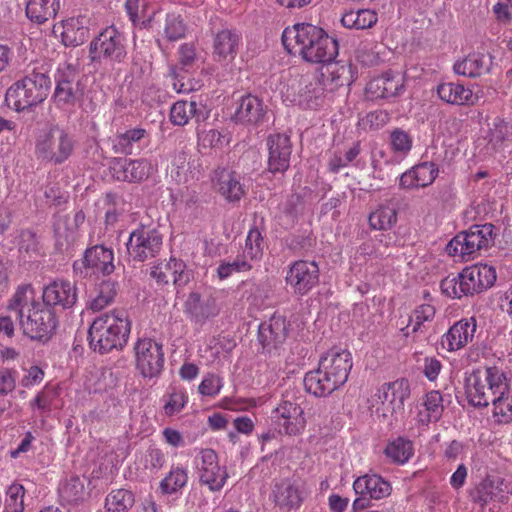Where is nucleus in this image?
<instances>
[{"mask_svg":"<svg viewBox=\"0 0 512 512\" xmlns=\"http://www.w3.org/2000/svg\"><path fill=\"white\" fill-rule=\"evenodd\" d=\"M19 323L24 335L41 342H47L57 327L55 313L44 303L32 306Z\"/></svg>","mask_w":512,"mask_h":512,"instance_id":"13","label":"nucleus"},{"mask_svg":"<svg viewBox=\"0 0 512 512\" xmlns=\"http://www.w3.org/2000/svg\"><path fill=\"white\" fill-rule=\"evenodd\" d=\"M368 221L372 229H391L397 222V211L390 206H380L369 215Z\"/></svg>","mask_w":512,"mask_h":512,"instance_id":"43","label":"nucleus"},{"mask_svg":"<svg viewBox=\"0 0 512 512\" xmlns=\"http://www.w3.org/2000/svg\"><path fill=\"white\" fill-rule=\"evenodd\" d=\"M75 148L73 136L64 128L52 125L41 133L35 144V155L42 161L59 165L64 163Z\"/></svg>","mask_w":512,"mask_h":512,"instance_id":"8","label":"nucleus"},{"mask_svg":"<svg viewBox=\"0 0 512 512\" xmlns=\"http://www.w3.org/2000/svg\"><path fill=\"white\" fill-rule=\"evenodd\" d=\"M20 250L27 253L38 254L40 251L39 242L36 234L27 229L23 230L20 234Z\"/></svg>","mask_w":512,"mask_h":512,"instance_id":"62","label":"nucleus"},{"mask_svg":"<svg viewBox=\"0 0 512 512\" xmlns=\"http://www.w3.org/2000/svg\"><path fill=\"white\" fill-rule=\"evenodd\" d=\"M390 120V115L384 110H375L360 119L359 125L364 129L376 130L383 127Z\"/></svg>","mask_w":512,"mask_h":512,"instance_id":"59","label":"nucleus"},{"mask_svg":"<svg viewBox=\"0 0 512 512\" xmlns=\"http://www.w3.org/2000/svg\"><path fill=\"white\" fill-rule=\"evenodd\" d=\"M150 276L159 286H165L172 281L175 287L180 288L190 281V271L186 264L179 259L171 258L167 263L153 266Z\"/></svg>","mask_w":512,"mask_h":512,"instance_id":"23","label":"nucleus"},{"mask_svg":"<svg viewBox=\"0 0 512 512\" xmlns=\"http://www.w3.org/2000/svg\"><path fill=\"white\" fill-rule=\"evenodd\" d=\"M136 367L144 378L158 377L164 367L162 344L149 339H139L135 346Z\"/></svg>","mask_w":512,"mask_h":512,"instance_id":"15","label":"nucleus"},{"mask_svg":"<svg viewBox=\"0 0 512 512\" xmlns=\"http://www.w3.org/2000/svg\"><path fill=\"white\" fill-rule=\"evenodd\" d=\"M134 504L133 494L125 489L112 491L105 501V507L108 512H126Z\"/></svg>","mask_w":512,"mask_h":512,"instance_id":"45","label":"nucleus"},{"mask_svg":"<svg viewBox=\"0 0 512 512\" xmlns=\"http://www.w3.org/2000/svg\"><path fill=\"white\" fill-rule=\"evenodd\" d=\"M504 479L498 476H487L475 488L472 493L474 503L485 507L492 501L501 498L504 493Z\"/></svg>","mask_w":512,"mask_h":512,"instance_id":"34","label":"nucleus"},{"mask_svg":"<svg viewBox=\"0 0 512 512\" xmlns=\"http://www.w3.org/2000/svg\"><path fill=\"white\" fill-rule=\"evenodd\" d=\"M488 138L489 144L495 150L501 148L504 142L512 139V125L503 119L496 118L489 130Z\"/></svg>","mask_w":512,"mask_h":512,"instance_id":"47","label":"nucleus"},{"mask_svg":"<svg viewBox=\"0 0 512 512\" xmlns=\"http://www.w3.org/2000/svg\"><path fill=\"white\" fill-rule=\"evenodd\" d=\"M282 42L289 53L298 54L310 63H331L338 55L337 40L310 23L287 27L282 33Z\"/></svg>","mask_w":512,"mask_h":512,"instance_id":"1","label":"nucleus"},{"mask_svg":"<svg viewBox=\"0 0 512 512\" xmlns=\"http://www.w3.org/2000/svg\"><path fill=\"white\" fill-rule=\"evenodd\" d=\"M475 318L461 319L454 323L441 338V346L447 351H456L472 341L476 332Z\"/></svg>","mask_w":512,"mask_h":512,"instance_id":"26","label":"nucleus"},{"mask_svg":"<svg viewBox=\"0 0 512 512\" xmlns=\"http://www.w3.org/2000/svg\"><path fill=\"white\" fill-rule=\"evenodd\" d=\"M243 255L250 261L261 259L263 255V236L257 227L251 228L248 232Z\"/></svg>","mask_w":512,"mask_h":512,"instance_id":"49","label":"nucleus"},{"mask_svg":"<svg viewBox=\"0 0 512 512\" xmlns=\"http://www.w3.org/2000/svg\"><path fill=\"white\" fill-rule=\"evenodd\" d=\"M59 8L60 0H28L26 15L31 21L41 24L54 18Z\"/></svg>","mask_w":512,"mask_h":512,"instance_id":"37","label":"nucleus"},{"mask_svg":"<svg viewBox=\"0 0 512 512\" xmlns=\"http://www.w3.org/2000/svg\"><path fill=\"white\" fill-rule=\"evenodd\" d=\"M492 65V58L479 52L470 53L463 60L454 64V71L458 75L471 78L481 76L483 73L489 72Z\"/></svg>","mask_w":512,"mask_h":512,"instance_id":"32","label":"nucleus"},{"mask_svg":"<svg viewBox=\"0 0 512 512\" xmlns=\"http://www.w3.org/2000/svg\"><path fill=\"white\" fill-rule=\"evenodd\" d=\"M116 283L110 280L100 283L96 296L90 301L89 308L93 311H100L109 305L117 294Z\"/></svg>","mask_w":512,"mask_h":512,"instance_id":"46","label":"nucleus"},{"mask_svg":"<svg viewBox=\"0 0 512 512\" xmlns=\"http://www.w3.org/2000/svg\"><path fill=\"white\" fill-rule=\"evenodd\" d=\"M105 203L108 205V209L105 213V225L114 226L123 213L122 209H119V205L123 203L122 199L115 193H106Z\"/></svg>","mask_w":512,"mask_h":512,"instance_id":"58","label":"nucleus"},{"mask_svg":"<svg viewBox=\"0 0 512 512\" xmlns=\"http://www.w3.org/2000/svg\"><path fill=\"white\" fill-rule=\"evenodd\" d=\"M186 26L180 15L175 13L167 14L165 20L164 34L169 41H176L185 36Z\"/></svg>","mask_w":512,"mask_h":512,"instance_id":"54","label":"nucleus"},{"mask_svg":"<svg viewBox=\"0 0 512 512\" xmlns=\"http://www.w3.org/2000/svg\"><path fill=\"white\" fill-rule=\"evenodd\" d=\"M40 302L35 300L34 289L30 284L19 286L12 298L10 299L7 309L15 312L17 318L22 319L32 306L39 305Z\"/></svg>","mask_w":512,"mask_h":512,"instance_id":"36","label":"nucleus"},{"mask_svg":"<svg viewBox=\"0 0 512 512\" xmlns=\"http://www.w3.org/2000/svg\"><path fill=\"white\" fill-rule=\"evenodd\" d=\"M252 269L250 260L243 254L237 256L233 261H221L216 269L220 280L230 277L235 272H246Z\"/></svg>","mask_w":512,"mask_h":512,"instance_id":"50","label":"nucleus"},{"mask_svg":"<svg viewBox=\"0 0 512 512\" xmlns=\"http://www.w3.org/2000/svg\"><path fill=\"white\" fill-rule=\"evenodd\" d=\"M114 254L103 245H95L86 249L81 261L73 264L75 273L87 277L90 274L110 275L114 272Z\"/></svg>","mask_w":512,"mask_h":512,"instance_id":"17","label":"nucleus"},{"mask_svg":"<svg viewBox=\"0 0 512 512\" xmlns=\"http://www.w3.org/2000/svg\"><path fill=\"white\" fill-rule=\"evenodd\" d=\"M271 418L279 433L290 436L300 434L306 426L303 409L298 402L290 399L288 394L273 409Z\"/></svg>","mask_w":512,"mask_h":512,"instance_id":"16","label":"nucleus"},{"mask_svg":"<svg viewBox=\"0 0 512 512\" xmlns=\"http://www.w3.org/2000/svg\"><path fill=\"white\" fill-rule=\"evenodd\" d=\"M43 303L49 308H72L78 299L77 288L74 283L66 280H56L44 287Z\"/></svg>","mask_w":512,"mask_h":512,"instance_id":"22","label":"nucleus"},{"mask_svg":"<svg viewBox=\"0 0 512 512\" xmlns=\"http://www.w3.org/2000/svg\"><path fill=\"white\" fill-rule=\"evenodd\" d=\"M493 406V418L498 424L512 423V395L509 392H500L491 403Z\"/></svg>","mask_w":512,"mask_h":512,"instance_id":"44","label":"nucleus"},{"mask_svg":"<svg viewBox=\"0 0 512 512\" xmlns=\"http://www.w3.org/2000/svg\"><path fill=\"white\" fill-rule=\"evenodd\" d=\"M53 231L59 250L67 249L76 241L77 229L71 224L69 215L57 214L54 217Z\"/></svg>","mask_w":512,"mask_h":512,"instance_id":"38","label":"nucleus"},{"mask_svg":"<svg viewBox=\"0 0 512 512\" xmlns=\"http://www.w3.org/2000/svg\"><path fill=\"white\" fill-rule=\"evenodd\" d=\"M188 480L187 472L183 468H173L161 481L160 488L166 494H172L183 488Z\"/></svg>","mask_w":512,"mask_h":512,"instance_id":"51","label":"nucleus"},{"mask_svg":"<svg viewBox=\"0 0 512 512\" xmlns=\"http://www.w3.org/2000/svg\"><path fill=\"white\" fill-rule=\"evenodd\" d=\"M285 280L296 295L304 296L319 283V266L315 261H295L290 265Z\"/></svg>","mask_w":512,"mask_h":512,"instance_id":"19","label":"nucleus"},{"mask_svg":"<svg viewBox=\"0 0 512 512\" xmlns=\"http://www.w3.org/2000/svg\"><path fill=\"white\" fill-rule=\"evenodd\" d=\"M50 89V77L45 72L33 70L7 89L5 101L16 112L29 110L44 102Z\"/></svg>","mask_w":512,"mask_h":512,"instance_id":"6","label":"nucleus"},{"mask_svg":"<svg viewBox=\"0 0 512 512\" xmlns=\"http://www.w3.org/2000/svg\"><path fill=\"white\" fill-rule=\"evenodd\" d=\"M437 94L441 100L453 105H474L478 100L471 89L460 83H442L437 87Z\"/></svg>","mask_w":512,"mask_h":512,"instance_id":"33","label":"nucleus"},{"mask_svg":"<svg viewBox=\"0 0 512 512\" xmlns=\"http://www.w3.org/2000/svg\"><path fill=\"white\" fill-rule=\"evenodd\" d=\"M112 168L119 181L140 182L147 179L152 173V165L146 159H118Z\"/></svg>","mask_w":512,"mask_h":512,"instance_id":"28","label":"nucleus"},{"mask_svg":"<svg viewBox=\"0 0 512 512\" xmlns=\"http://www.w3.org/2000/svg\"><path fill=\"white\" fill-rule=\"evenodd\" d=\"M308 496L301 479L286 478L274 483L270 499L281 512L297 511Z\"/></svg>","mask_w":512,"mask_h":512,"instance_id":"14","label":"nucleus"},{"mask_svg":"<svg viewBox=\"0 0 512 512\" xmlns=\"http://www.w3.org/2000/svg\"><path fill=\"white\" fill-rule=\"evenodd\" d=\"M289 327L290 323L286 317L277 313H274L268 321L261 323L258 338L263 348L269 350L282 344L288 336Z\"/></svg>","mask_w":512,"mask_h":512,"instance_id":"24","label":"nucleus"},{"mask_svg":"<svg viewBox=\"0 0 512 512\" xmlns=\"http://www.w3.org/2000/svg\"><path fill=\"white\" fill-rule=\"evenodd\" d=\"M353 366L351 353L347 350L331 349L320 358L318 368L305 374V390L325 397L344 385Z\"/></svg>","mask_w":512,"mask_h":512,"instance_id":"2","label":"nucleus"},{"mask_svg":"<svg viewBox=\"0 0 512 512\" xmlns=\"http://www.w3.org/2000/svg\"><path fill=\"white\" fill-rule=\"evenodd\" d=\"M410 393L409 381L404 378L384 383L376 394V415L392 425L394 421L403 417L404 402L410 397Z\"/></svg>","mask_w":512,"mask_h":512,"instance_id":"10","label":"nucleus"},{"mask_svg":"<svg viewBox=\"0 0 512 512\" xmlns=\"http://www.w3.org/2000/svg\"><path fill=\"white\" fill-rule=\"evenodd\" d=\"M241 177L235 171L218 167L211 176L214 189L229 203H238L246 194Z\"/></svg>","mask_w":512,"mask_h":512,"instance_id":"21","label":"nucleus"},{"mask_svg":"<svg viewBox=\"0 0 512 512\" xmlns=\"http://www.w3.org/2000/svg\"><path fill=\"white\" fill-rule=\"evenodd\" d=\"M187 395L185 391L177 388H172L168 395V400L165 403L163 410L166 416H173L179 413L187 403Z\"/></svg>","mask_w":512,"mask_h":512,"instance_id":"56","label":"nucleus"},{"mask_svg":"<svg viewBox=\"0 0 512 512\" xmlns=\"http://www.w3.org/2000/svg\"><path fill=\"white\" fill-rule=\"evenodd\" d=\"M169 76L173 80L174 90L178 93H189L194 90V85L190 81H184L185 77L182 75V72L178 71L177 66H170Z\"/></svg>","mask_w":512,"mask_h":512,"instance_id":"61","label":"nucleus"},{"mask_svg":"<svg viewBox=\"0 0 512 512\" xmlns=\"http://www.w3.org/2000/svg\"><path fill=\"white\" fill-rule=\"evenodd\" d=\"M353 489L358 495H367L369 498L379 500L391 493V485L377 474H366L358 477L353 483Z\"/></svg>","mask_w":512,"mask_h":512,"instance_id":"31","label":"nucleus"},{"mask_svg":"<svg viewBox=\"0 0 512 512\" xmlns=\"http://www.w3.org/2000/svg\"><path fill=\"white\" fill-rule=\"evenodd\" d=\"M415 178L421 187L432 184L437 177L438 168L433 162H423L413 167Z\"/></svg>","mask_w":512,"mask_h":512,"instance_id":"55","label":"nucleus"},{"mask_svg":"<svg viewBox=\"0 0 512 512\" xmlns=\"http://www.w3.org/2000/svg\"><path fill=\"white\" fill-rule=\"evenodd\" d=\"M497 279L496 270L488 264H474L464 268L457 276H447L440 283L444 295L461 299L480 294L491 288Z\"/></svg>","mask_w":512,"mask_h":512,"instance_id":"5","label":"nucleus"},{"mask_svg":"<svg viewBox=\"0 0 512 512\" xmlns=\"http://www.w3.org/2000/svg\"><path fill=\"white\" fill-rule=\"evenodd\" d=\"M148 138V133L143 128H133L116 135L113 140L115 153L131 155L141 149V144Z\"/></svg>","mask_w":512,"mask_h":512,"instance_id":"35","label":"nucleus"},{"mask_svg":"<svg viewBox=\"0 0 512 512\" xmlns=\"http://www.w3.org/2000/svg\"><path fill=\"white\" fill-rule=\"evenodd\" d=\"M131 322L126 311L113 310L96 317L88 330L89 346L94 352L106 354L122 350L127 344Z\"/></svg>","mask_w":512,"mask_h":512,"instance_id":"3","label":"nucleus"},{"mask_svg":"<svg viewBox=\"0 0 512 512\" xmlns=\"http://www.w3.org/2000/svg\"><path fill=\"white\" fill-rule=\"evenodd\" d=\"M266 107L263 101L252 94H246L239 98L233 114V120L243 125H259L264 121Z\"/></svg>","mask_w":512,"mask_h":512,"instance_id":"25","label":"nucleus"},{"mask_svg":"<svg viewBox=\"0 0 512 512\" xmlns=\"http://www.w3.org/2000/svg\"><path fill=\"white\" fill-rule=\"evenodd\" d=\"M190 118H196L197 121L204 119L202 110L198 109L195 101H177L170 110V120L174 125L184 126Z\"/></svg>","mask_w":512,"mask_h":512,"instance_id":"39","label":"nucleus"},{"mask_svg":"<svg viewBox=\"0 0 512 512\" xmlns=\"http://www.w3.org/2000/svg\"><path fill=\"white\" fill-rule=\"evenodd\" d=\"M268 148V171L272 174H283L290 167L292 143L285 134L269 135L266 141Z\"/></svg>","mask_w":512,"mask_h":512,"instance_id":"20","label":"nucleus"},{"mask_svg":"<svg viewBox=\"0 0 512 512\" xmlns=\"http://www.w3.org/2000/svg\"><path fill=\"white\" fill-rule=\"evenodd\" d=\"M196 50L192 43H184L178 49V71L189 72L196 62Z\"/></svg>","mask_w":512,"mask_h":512,"instance_id":"57","label":"nucleus"},{"mask_svg":"<svg viewBox=\"0 0 512 512\" xmlns=\"http://www.w3.org/2000/svg\"><path fill=\"white\" fill-rule=\"evenodd\" d=\"M163 247V235L154 227L139 225L126 243L130 261L145 262L157 257Z\"/></svg>","mask_w":512,"mask_h":512,"instance_id":"11","label":"nucleus"},{"mask_svg":"<svg viewBox=\"0 0 512 512\" xmlns=\"http://www.w3.org/2000/svg\"><path fill=\"white\" fill-rule=\"evenodd\" d=\"M24 494L25 489L21 484L14 483L10 485L6 492L5 509L6 512H23L24 511Z\"/></svg>","mask_w":512,"mask_h":512,"instance_id":"53","label":"nucleus"},{"mask_svg":"<svg viewBox=\"0 0 512 512\" xmlns=\"http://www.w3.org/2000/svg\"><path fill=\"white\" fill-rule=\"evenodd\" d=\"M89 38V29L78 19L71 18L64 22L61 33L62 43L68 47L82 45Z\"/></svg>","mask_w":512,"mask_h":512,"instance_id":"41","label":"nucleus"},{"mask_svg":"<svg viewBox=\"0 0 512 512\" xmlns=\"http://www.w3.org/2000/svg\"><path fill=\"white\" fill-rule=\"evenodd\" d=\"M84 483L77 475H71L61 485L59 492L61 498L68 503H76L83 499Z\"/></svg>","mask_w":512,"mask_h":512,"instance_id":"48","label":"nucleus"},{"mask_svg":"<svg viewBox=\"0 0 512 512\" xmlns=\"http://www.w3.org/2000/svg\"><path fill=\"white\" fill-rule=\"evenodd\" d=\"M53 101L60 109H71L82 101L84 89L79 74L71 64L59 65L55 76Z\"/></svg>","mask_w":512,"mask_h":512,"instance_id":"12","label":"nucleus"},{"mask_svg":"<svg viewBox=\"0 0 512 512\" xmlns=\"http://www.w3.org/2000/svg\"><path fill=\"white\" fill-rule=\"evenodd\" d=\"M496 19L501 23H509L512 20V0H499L493 6Z\"/></svg>","mask_w":512,"mask_h":512,"instance_id":"64","label":"nucleus"},{"mask_svg":"<svg viewBox=\"0 0 512 512\" xmlns=\"http://www.w3.org/2000/svg\"><path fill=\"white\" fill-rule=\"evenodd\" d=\"M385 455L394 463L404 464L413 455L412 442L399 437L388 443L385 449Z\"/></svg>","mask_w":512,"mask_h":512,"instance_id":"42","label":"nucleus"},{"mask_svg":"<svg viewBox=\"0 0 512 512\" xmlns=\"http://www.w3.org/2000/svg\"><path fill=\"white\" fill-rule=\"evenodd\" d=\"M423 406L425 407V413L419 412V422L428 424L438 421L444 411L442 394L437 390L426 393Z\"/></svg>","mask_w":512,"mask_h":512,"instance_id":"40","label":"nucleus"},{"mask_svg":"<svg viewBox=\"0 0 512 512\" xmlns=\"http://www.w3.org/2000/svg\"><path fill=\"white\" fill-rule=\"evenodd\" d=\"M241 34L236 29L223 28L214 34L213 57L216 61L234 59L238 53Z\"/></svg>","mask_w":512,"mask_h":512,"instance_id":"29","label":"nucleus"},{"mask_svg":"<svg viewBox=\"0 0 512 512\" xmlns=\"http://www.w3.org/2000/svg\"><path fill=\"white\" fill-rule=\"evenodd\" d=\"M500 392H510V384L505 371L497 366L473 370L465 380L466 398L473 407H488Z\"/></svg>","mask_w":512,"mask_h":512,"instance_id":"4","label":"nucleus"},{"mask_svg":"<svg viewBox=\"0 0 512 512\" xmlns=\"http://www.w3.org/2000/svg\"><path fill=\"white\" fill-rule=\"evenodd\" d=\"M127 56L126 38L114 25L103 28L90 42L89 57L92 62L114 67L124 63Z\"/></svg>","mask_w":512,"mask_h":512,"instance_id":"7","label":"nucleus"},{"mask_svg":"<svg viewBox=\"0 0 512 512\" xmlns=\"http://www.w3.org/2000/svg\"><path fill=\"white\" fill-rule=\"evenodd\" d=\"M495 226L490 223L473 225L468 231L458 233L446 245L445 251L449 256L467 260L481 249H487L494 244Z\"/></svg>","mask_w":512,"mask_h":512,"instance_id":"9","label":"nucleus"},{"mask_svg":"<svg viewBox=\"0 0 512 512\" xmlns=\"http://www.w3.org/2000/svg\"><path fill=\"white\" fill-rule=\"evenodd\" d=\"M435 316V308L429 304L419 306L410 317V321L406 329H410L412 333L422 332L423 323L432 321Z\"/></svg>","mask_w":512,"mask_h":512,"instance_id":"52","label":"nucleus"},{"mask_svg":"<svg viewBox=\"0 0 512 512\" xmlns=\"http://www.w3.org/2000/svg\"><path fill=\"white\" fill-rule=\"evenodd\" d=\"M201 484L207 485L211 491L221 490L228 478L225 467L219 465L217 453L210 448L201 449L196 456Z\"/></svg>","mask_w":512,"mask_h":512,"instance_id":"18","label":"nucleus"},{"mask_svg":"<svg viewBox=\"0 0 512 512\" xmlns=\"http://www.w3.org/2000/svg\"><path fill=\"white\" fill-rule=\"evenodd\" d=\"M222 387L221 379L216 375H208L199 385V392L204 396H215Z\"/></svg>","mask_w":512,"mask_h":512,"instance_id":"63","label":"nucleus"},{"mask_svg":"<svg viewBox=\"0 0 512 512\" xmlns=\"http://www.w3.org/2000/svg\"><path fill=\"white\" fill-rule=\"evenodd\" d=\"M390 141L392 149L396 152L407 153L411 150L412 139L410 135L402 129H395L391 132Z\"/></svg>","mask_w":512,"mask_h":512,"instance_id":"60","label":"nucleus"},{"mask_svg":"<svg viewBox=\"0 0 512 512\" xmlns=\"http://www.w3.org/2000/svg\"><path fill=\"white\" fill-rule=\"evenodd\" d=\"M185 312L196 322H203L218 315L220 307L213 295L202 298L197 292H191L184 304Z\"/></svg>","mask_w":512,"mask_h":512,"instance_id":"30","label":"nucleus"},{"mask_svg":"<svg viewBox=\"0 0 512 512\" xmlns=\"http://www.w3.org/2000/svg\"><path fill=\"white\" fill-rule=\"evenodd\" d=\"M404 88L403 79L399 75L386 72L368 82L365 88L366 95L371 100L395 97Z\"/></svg>","mask_w":512,"mask_h":512,"instance_id":"27","label":"nucleus"}]
</instances>
